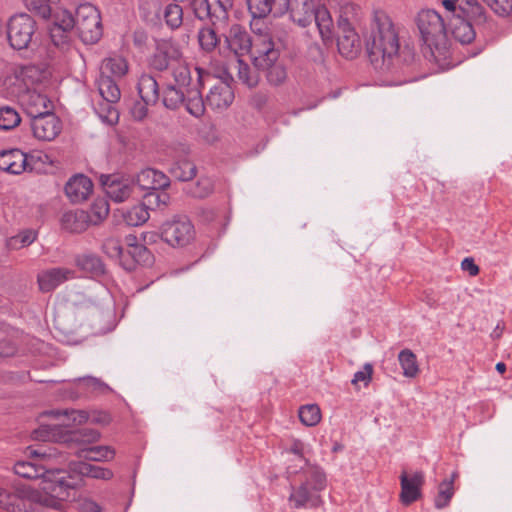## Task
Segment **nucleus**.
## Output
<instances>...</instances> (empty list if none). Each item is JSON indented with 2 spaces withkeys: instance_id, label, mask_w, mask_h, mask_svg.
<instances>
[{
  "instance_id": "f257e3e1",
  "label": "nucleus",
  "mask_w": 512,
  "mask_h": 512,
  "mask_svg": "<svg viewBox=\"0 0 512 512\" xmlns=\"http://www.w3.org/2000/svg\"><path fill=\"white\" fill-rule=\"evenodd\" d=\"M366 50L371 64L378 70H388L393 58L399 53L398 33L390 17L384 11H374Z\"/></svg>"
},
{
  "instance_id": "f03ea898",
  "label": "nucleus",
  "mask_w": 512,
  "mask_h": 512,
  "mask_svg": "<svg viewBox=\"0 0 512 512\" xmlns=\"http://www.w3.org/2000/svg\"><path fill=\"white\" fill-rule=\"evenodd\" d=\"M304 481L291 493L289 500L295 508L316 507L321 503L319 492L326 487V476L318 466H309L303 471Z\"/></svg>"
},
{
  "instance_id": "7ed1b4c3",
  "label": "nucleus",
  "mask_w": 512,
  "mask_h": 512,
  "mask_svg": "<svg viewBox=\"0 0 512 512\" xmlns=\"http://www.w3.org/2000/svg\"><path fill=\"white\" fill-rule=\"evenodd\" d=\"M279 57V47H276L272 41L255 46L254 67L264 71L268 83L273 86H280L287 79L286 67L279 61Z\"/></svg>"
},
{
  "instance_id": "20e7f679",
  "label": "nucleus",
  "mask_w": 512,
  "mask_h": 512,
  "mask_svg": "<svg viewBox=\"0 0 512 512\" xmlns=\"http://www.w3.org/2000/svg\"><path fill=\"white\" fill-rule=\"evenodd\" d=\"M417 26L422 40L430 49L446 47V26L438 12L430 9L422 10L417 16Z\"/></svg>"
},
{
  "instance_id": "39448f33",
  "label": "nucleus",
  "mask_w": 512,
  "mask_h": 512,
  "mask_svg": "<svg viewBox=\"0 0 512 512\" xmlns=\"http://www.w3.org/2000/svg\"><path fill=\"white\" fill-rule=\"evenodd\" d=\"M76 31L80 39L86 44H94L103 34L101 16L98 9L85 3L76 9Z\"/></svg>"
},
{
  "instance_id": "423d86ee",
  "label": "nucleus",
  "mask_w": 512,
  "mask_h": 512,
  "mask_svg": "<svg viewBox=\"0 0 512 512\" xmlns=\"http://www.w3.org/2000/svg\"><path fill=\"white\" fill-rule=\"evenodd\" d=\"M194 236V226L186 216H173L160 227L161 239L173 248L187 246Z\"/></svg>"
},
{
  "instance_id": "0eeeda50",
  "label": "nucleus",
  "mask_w": 512,
  "mask_h": 512,
  "mask_svg": "<svg viewBox=\"0 0 512 512\" xmlns=\"http://www.w3.org/2000/svg\"><path fill=\"white\" fill-rule=\"evenodd\" d=\"M36 32L35 20L26 13L14 15L7 25V37L10 46L16 50L27 49Z\"/></svg>"
},
{
  "instance_id": "6e6552de",
  "label": "nucleus",
  "mask_w": 512,
  "mask_h": 512,
  "mask_svg": "<svg viewBox=\"0 0 512 512\" xmlns=\"http://www.w3.org/2000/svg\"><path fill=\"white\" fill-rule=\"evenodd\" d=\"M99 180L106 195L116 203L126 201L134 191V179L119 174H102Z\"/></svg>"
},
{
  "instance_id": "1a4fd4ad",
  "label": "nucleus",
  "mask_w": 512,
  "mask_h": 512,
  "mask_svg": "<svg viewBox=\"0 0 512 512\" xmlns=\"http://www.w3.org/2000/svg\"><path fill=\"white\" fill-rule=\"evenodd\" d=\"M182 52L180 49L167 40H157L155 50L148 59L149 67L155 71L163 72L181 60Z\"/></svg>"
},
{
  "instance_id": "9d476101",
  "label": "nucleus",
  "mask_w": 512,
  "mask_h": 512,
  "mask_svg": "<svg viewBox=\"0 0 512 512\" xmlns=\"http://www.w3.org/2000/svg\"><path fill=\"white\" fill-rule=\"evenodd\" d=\"M195 70L197 72V80L192 87L186 88L185 101L183 105L189 114L196 118H200L204 115L205 107L207 105L206 100H203L201 88L208 79L212 78V75L208 71L199 67H196Z\"/></svg>"
},
{
  "instance_id": "9b49d317",
  "label": "nucleus",
  "mask_w": 512,
  "mask_h": 512,
  "mask_svg": "<svg viewBox=\"0 0 512 512\" xmlns=\"http://www.w3.org/2000/svg\"><path fill=\"white\" fill-rule=\"evenodd\" d=\"M33 136L40 141L54 140L62 130V122L52 111L29 119Z\"/></svg>"
},
{
  "instance_id": "f8f14e48",
  "label": "nucleus",
  "mask_w": 512,
  "mask_h": 512,
  "mask_svg": "<svg viewBox=\"0 0 512 512\" xmlns=\"http://www.w3.org/2000/svg\"><path fill=\"white\" fill-rule=\"evenodd\" d=\"M224 45L226 49L237 56L247 55L251 53L253 49V42L250 34L238 23L229 27L227 34L224 35Z\"/></svg>"
},
{
  "instance_id": "ddd939ff",
  "label": "nucleus",
  "mask_w": 512,
  "mask_h": 512,
  "mask_svg": "<svg viewBox=\"0 0 512 512\" xmlns=\"http://www.w3.org/2000/svg\"><path fill=\"white\" fill-rule=\"evenodd\" d=\"M20 104L29 119L53 111L52 101L35 90H24L20 95Z\"/></svg>"
},
{
  "instance_id": "4468645a",
  "label": "nucleus",
  "mask_w": 512,
  "mask_h": 512,
  "mask_svg": "<svg viewBox=\"0 0 512 512\" xmlns=\"http://www.w3.org/2000/svg\"><path fill=\"white\" fill-rule=\"evenodd\" d=\"M425 478L421 471L408 474L403 471L400 475V501L403 505L408 506L421 498V488L424 485Z\"/></svg>"
},
{
  "instance_id": "2eb2a0df",
  "label": "nucleus",
  "mask_w": 512,
  "mask_h": 512,
  "mask_svg": "<svg viewBox=\"0 0 512 512\" xmlns=\"http://www.w3.org/2000/svg\"><path fill=\"white\" fill-rule=\"evenodd\" d=\"M215 83L210 87L209 93L206 96V104L213 110L227 109L234 100V92L229 83L216 79L212 76L211 79Z\"/></svg>"
},
{
  "instance_id": "dca6fc26",
  "label": "nucleus",
  "mask_w": 512,
  "mask_h": 512,
  "mask_svg": "<svg viewBox=\"0 0 512 512\" xmlns=\"http://www.w3.org/2000/svg\"><path fill=\"white\" fill-rule=\"evenodd\" d=\"M74 272L68 268L56 267L44 270L37 276L40 291L48 293L72 278Z\"/></svg>"
},
{
  "instance_id": "f3484780",
  "label": "nucleus",
  "mask_w": 512,
  "mask_h": 512,
  "mask_svg": "<svg viewBox=\"0 0 512 512\" xmlns=\"http://www.w3.org/2000/svg\"><path fill=\"white\" fill-rule=\"evenodd\" d=\"M134 183H136L142 190H165L170 186V179L166 174L159 170L146 168L137 174Z\"/></svg>"
},
{
  "instance_id": "a211bd4d",
  "label": "nucleus",
  "mask_w": 512,
  "mask_h": 512,
  "mask_svg": "<svg viewBox=\"0 0 512 512\" xmlns=\"http://www.w3.org/2000/svg\"><path fill=\"white\" fill-rule=\"evenodd\" d=\"M92 191V181L83 174L74 175L65 185V193L71 202L74 203L87 200Z\"/></svg>"
},
{
  "instance_id": "6ab92c4d",
  "label": "nucleus",
  "mask_w": 512,
  "mask_h": 512,
  "mask_svg": "<svg viewBox=\"0 0 512 512\" xmlns=\"http://www.w3.org/2000/svg\"><path fill=\"white\" fill-rule=\"evenodd\" d=\"M337 46L339 53L346 58H354L360 47V38L355 27H338Z\"/></svg>"
},
{
  "instance_id": "aec40b11",
  "label": "nucleus",
  "mask_w": 512,
  "mask_h": 512,
  "mask_svg": "<svg viewBox=\"0 0 512 512\" xmlns=\"http://www.w3.org/2000/svg\"><path fill=\"white\" fill-rule=\"evenodd\" d=\"M27 165V155L19 149L0 153V169L5 172L20 174L26 170Z\"/></svg>"
},
{
  "instance_id": "412c9836",
  "label": "nucleus",
  "mask_w": 512,
  "mask_h": 512,
  "mask_svg": "<svg viewBox=\"0 0 512 512\" xmlns=\"http://www.w3.org/2000/svg\"><path fill=\"white\" fill-rule=\"evenodd\" d=\"M476 25L460 15L450 20L451 33L454 39L461 44H469L476 37Z\"/></svg>"
},
{
  "instance_id": "4be33fe9",
  "label": "nucleus",
  "mask_w": 512,
  "mask_h": 512,
  "mask_svg": "<svg viewBox=\"0 0 512 512\" xmlns=\"http://www.w3.org/2000/svg\"><path fill=\"white\" fill-rule=\"evenodd\" d=\"M90 224L89 214L80 209L65 212L61 217V226L70 233H82Z\"/></svg>"
},
{
  "instance_id": "5701e85b",
  "label": "nucleus",
  "mask_w": 512,
  "mask_h": 512,
  "mask_svg": "<svg viewBox=\"0 0 512 512\" xmlns=\"http://www.w3.org/2000/svg\"><path fill=\"white\" fill-rule=\"evenodd\" d=\"M69 470L71 473L94 479L109 480L113 477V472L110 469L96 466L85 461H71L69 463Z\"/></svg>"
},
{
  "instance_id": "b1692460",
  "label": "nucleus",
  "mask_w": 512,
  "mask_h": 512,
  "mask_svg": "<svg viewBox=\"0 0 512 512\" xmlns=\"http://www.w3.org/2000/svg\"><path fill=\"white\" fill-rule=\"evenodd\" d=\"M313 20L315 21L321 38L324 42L333 38V20L328 9L319 4H314Z\"/></svg>"
},
{
  "instance_id": "393cba45",
  "label": "nucleus",
  "mask_w": 512,
  "mask_h": 512,
  "mask_svg": "<svg viewBox=\"0 0 512 512\" xmlns=\"http://www.w3.org/2000/svg\"><path fill=\"white\" fill-rule=\"evenodd\" d=\"M137 89L141 100L145 103L155 105L159 101V85L153 76L149 74L141 75Z\"/></svg>"
},
{
  "instance_id": "a878e982",
  "label": "nucleus",
  "mask_w": 512,
  "mask_h": 512,
  "mask_svg": "<svg viewBox=\"0 0 512 512\" xmlns=\"http://www.w3.org/2000/svg\"><path fill=\"white\" fill-rule=\"evenodd\" d=\"M338 8L337 27H355L363 15L361 7L354 0L340 5Z\"/></svg>"
},
{
  "instance_id": "bb28decb",
  "label": "nucleus",
  "mask_w": 512,
  "mask_h": 512,
  "mask_svg": "<svg viewBox=\"0 0 512 512\" xmlns=\"http://www.w3.org/2000/svg\"><path fill=\"white\" fill-rule=\"evenodd\" d=\"M128 72V63L125 58L115 55L105 58L100 67V75L119 79Z\"/></svg>"
},
{
  "instance_id": "cd10ccee",
  "label": "nucleus",
  "mask_w": 512,
  "mask_h": 512,
  "mask_svg": "<svg viewBox=\"0 0 512 512\" xmlns=\"http://www.w3.org/2000/svg\"><path fill=\"white\" fill-rule=\"evenodd\" d=\"M96 84L103 101L117 103L120 100L121 91L116 79L105 75H99Z\"/></svg>"
},
{
  "instance_id": "c85d7f7f",
  "label": "nucleus",
  "mask_w": 512,
  "mask_h": 512,
  "mask_svg": "<svg viewBox=\"0 0 512 512\" xmlns=\"http://www.w3.org/2000/svg\"><path fill=\"white\" fill-rule=\"evenodd\" d=\"M75 263L81 270L93 276H101L105 273V266L99 256L92 253H83L76 256Z\"/></svg>"
},
{
  "instance_id": "c756f323",
  "label": "nucleus",
  "mask_w": 512,
  "mask_h": 512,
  "mask_svg": "<svg viewBox=\"0 0 512 512\" xmlns=\"http://www.w3.org/2000/svg\"><path fill=\"white\" fill-rule=\"evenodd\" d=\"M221 27L203 26L198 30L197 39L202 51L213 52L221 43L217 30Z\"/></svg>"
},
{
  "instance_id": "7c9ffc66",
  "label": "nucleus",
  "mask_w": 512,
  "mask_h": 512,
  "mask_svg": "<svg viewBox=\"0 0 512 512\" xmlns=\"http://www.w3.org/2000/svg\"><path fill=\"white\" fill-rule=\"evenodd\" d=\"M102 251L110 258L118 259L126 270H133V263L126 259V252L119 239L107 238L102 244Z\"/></svg>"
},
{
  "instance_id": "2f4dec72",
  "label": "nucleus",
  "mask_w": 512,
  "mask_h": 512,
  "mask_svg": "<svg viewBox=\"0 0 512 512\" xmlns=\"http://www.w3.org/2000/svg\"><path fill=\"white\" fill-rule=\"evenodd\" d=\"M314 0H304L290 12L292 21L301 27H307L313 21Z\"/></svg>"
},
{
  "instance_id": "473e14b6",
  "label": "nucleus",
  "mask_w": 512,
  "mask_h": 512,
  "mask_svg": "<svg viewBox=\"0 0 512 512\" xmlns=\"http://www.w3.org/2000/svg\"><path fill=\"white\" fill-rule=\"evenodd\" d=\"M171 73L173 79L175 81V85L183 88L192 87L195 82L192 81L191 70L188 64L183 60L181 56V60L176 61L175 64L171 67Z\"/></svg>"
},
{
  "instance_id": "72a5a7b5",
  "label": "nucleus",
  "mask_w": 512,
  "mask_h": 512,
  "mask_svg": "<svg viewBox=\"0 0 512 512\" xmlns=\"http://www.w3.org/2000/svg\"><path fill=\"white\" fill-rule=\"evenodd\" d=\"M457 473H452L450 479H444L438 486V493L434 499V505L437 509L447 507L454 495V480Z\"/></svg>"
},
{
  "instance_id": "f704fd0d",
  "label": "nucleus",
  "mask_w": 512,
  "mask_h": 512,
  "mask_svg": "<svg viewBox=\"0 0 512 512\" xmlns=\"http://www.w3.org/2000/svg\"><path fill=\"white\" fill-rule=\"evenodd\" d=\"M185 93V89L169 84L163 91L162 103L167 109L176 110L183 105Z\"/></svg>"
},
{
  "instance_id": "c9c22d12",
  "label": "nucleus",
  "mask_w": 512,
  "mask_h": 512,
  "mask_svg": "<svg viewBox=\"0 0 512 512\" xmlns=\"http://www.w3.org/2000/svg\"><path fill=\"white\" fill-rule=\"evenodd\" d=\"M114 455L115 451L110 446H94L77 452L79 458L88 461H109L114 458Z\"/></svg>"
},
{
  "instance_id": "e433bc0d",
  "label": "nucleus",
  "mask_w": 512,
  "mask_h": 512,
  "mask_svg": "<svg viewBox=\"0 0 512 512\" xmlns=\"http://www.w3.org/2000/svg\"><path fill=\"white\" fill-rule=\"evenodd\" d=\"M170 203V195L165 190L147 192L143 197V205L149 210H164Z\"/></svg>"
},
{
  "instance_id": "4c0bfd02",
  "label": "nucleus",
  "mask_w": 512,
  "mask_h": 512,
  "mask_svg": "<svg viewBox=\"0 0 512 512\" xmlns=\"http://www.w3.org/2000/svg\"><path fill=\"white\" fill-rule=\"evenodd\" d=\"M14 472L20 477L26 479H38L46 474L47 469L44 466L38 465L36 463L18 461L14 465Z\"/></svg>"
},
{
  "instance_id": "58836bf2",
  "label": "nucleus",
  "mask_w": 512,
  "mask_h": 512,
  "mask_svg": "<svg viewBox=\"0 0 512 512\" xmlns=\"http://www.w3.org/2000/svg\"><path fill=\"white\" fill-rule=\"evenodd\" d=\"M398 361L405 377L414 378L418 375L419 366L417 357L410 349H403L400 351Z\"/></svg>"
},
{
  "instance_id": "ea45409f",
  "label": "nucleus",
  "mask_w": 512,
  "mask_h": 512,
  "mask_svg": "<svg viewBox=\"0 0 512 512\" xmlns=\"http://www.w3.org/2000/svg\"><path fill=\"white\" fill-rule=\"evenodd\" d=\"M237 78L249 88L256 87L260 79L257 70L240 59L237 61Z\"/></svg>"
},
{
  "instance_id": "a19ab883",
  "label": "nucleus",
  "mask_w": 512,
  "mask_h": 512,
  "mask_svg": "<svg viewBox=\"0 0 512 512\" xmlns=\"http://www.w3.org/2000/svg\"><path fill=\"white\" fill-rule=\"evenodd\" d=\"M171 173L180 181H190L196 176L197 168L190 160L182 159L173 165Z\"/></svg>"
},
{
  "instance_id": "79ce46f5",
  "label": "nucleus",
  "mask_w": 512,
  "mask_h": 512,
  "mask_svg": "<svg viewBox=\"0 0 512 512\" xmlns=\"http://www.w3.org/2000/svg\"><path fill=\"white\" fill-rule=\"evenodd\" d=\"M116 103L103 101L98 103L94 110L99 118L109 125H115L119 121V112L115 107Z\"/></svg>"
},
{
  "instance_id": "37998d69",
  "label": "nucleus",
  "mask_w": 512,
  "mask_h": 512,
  "mask_svg": "<svg viewBox=\"0 0 512 512\" xmlns=\"http://www.w3.org/2000/svg\"><path fill=\"white\" fill-rule=\"evenodd\" d=\"M163 17L169 28L178 29L183 23V9L177 3L168 4L164 9Z\"/></svg>"
},
{
  "instance_id": "c03bdc74",
  "label": "nucleus",
  "mask_w": 512,
  "mask_h": 512,
  "mask_svg": "<svg viewBox=\"0 0 512 512\" xmlns=\"http://www.w3.org/2000/svg\"><path fill=\"white\" fill-rule=\"evenodd\" d=\"M275 0H246L248 12L253 18H267Z\"/></svg>"
},
{
  "instance_id": "a18cd8bd",
  "label": "nucleus",
  "mask_w": 512,
  "mask_h": 512,
  "mask_svg": "<svg viewBox=\"0 0 512 512\" xmlns=\"http://www.w3.org/2000/svg\"><path fill=\"white\" fill-rule=\"evenodd\" d=\"M150 215L146 207L142 204L133 206L131 209L127 210L124 215V221L129 226H139L144 224Z\"/></svg>"
},
{
  "instance_id": "49530a36",
  "label": "nucleus",
  "mask_w": 512,
  "mask_h": 512,
  "mask_svg": "<svg viewBox=\"0 0 512 512\" xmlns=\"http://www.w3.org/2000/svg\"><path fill=\"white\" fill-rule=\"evenodd\" d=\"M214 190L213 181L208 177H201L196 183L187 188V193L194 197L203 199L208 197Z\"/></svg>"
},
{
  "instance_id": "de8ad7c7",
  "label": "nucleus",
  "mask_w": 512,
  "mask_h": 512,
  "mask_svg": "<svg viewBox=\"0 0 512 512\" xmlns=\"http://www.w3.org/2000/svg\"><path fill=\"white\" fill-rule=\"evenodd\" d=\"M21 122V117L17 110L10 106L0 107V129L11 130L17 127Z\"/></svg>"
},
{
  "instance_id": "09e8293b",
  "label": "nucleus",
  "mask_w": 512,
  "mask_h": 512,
  "mask_svg": "<svg viewBox=\"0 0 512 512\" xmlns=\"http://www.w3.org/2000/svg\"><path fill=\"white\" fill-rule=\"evenodd\" d=\"M126 259L133 263L134 269L136 264H149L152 260V255L145 246L137 244L126 251Z\"/></svg>"
},
{
  "instance_id": "8fccbe9b",
  "label": "nucleus",
  "mask_w": 512,
  "mask_h": 512,
  "mask_svg": "<svg viewBox=\"0 0 512 512\" xmlns=\"http://www.w3.org/2000/svg\"><path fill=\"white\" fill-rule=\"evenodd\" d=\"M299 419L305 426H315L321 420V411L316 404H307L299 409Z\"/></svg>"
},
{
  "instance_id": "3c124183",
  "label": "nucleus",
  "mask_w": 512,
  "mask_h": 512,
  "mask_svg": "<svg viewBox=\"0 0 512 512\" xmlns=\"http://www.w3.org/2000/svg\"><path fill=\"white\" fill-rule=\"evenodd\" d=\"M269 36H271L273 43H274L273 39H277L279 44L282 47L286 48L291 42L290 27L284 23H280V22L275 23L272 26Z\"/></svg>"
},
{
  "instance_id": "603ef678",
  "label": "nucleus",
  "mask_w": 512,
  "mask_h": 512,
  "mask_svg": "<svg viewBox=\"0 0 512 512\" xmlns=\"http://www.w3.org/2000/svg\"><path fill=\"white\" fill-rule=\"evenodd\" d=\"M266 18H253L251 17L249 26L251 31L259 37L257 44H263L268 41H272L271 36H269L268 28L266 26L265 20Z\"/></svg>"
},
{
  "instance_id": "864d4df0",
  "label": "nucleus",
  "mask_w": 512,
  "mask_h": 512,
  "mask_svg": "<svg viewBox=\"0 0 512 512\" xmlns=\"http://www.w3.org/2000/svg\"><path fill=\"white\" fill-rule=\"evenodd\" d=\"M15 79L23 82L25 90H27L39 79L38 69L32 65L23 66L16 72Z\"/></svg>"
},
{
  "instance_id": "5fc2aeb1",
  "label": "nucleus",
  "mask_w": 512,
  "mask_h": 512,
  "mask_svg": "<svg viewBox=\"0 0 512 512\" xmlns=\"http://www.w3.org/2000/svg\"><path fill=\"white\" fill-rule=\"evenodd\" d=\"M36 239V232L33 230H25L20 232L18 235L13 236L9 245L14 249H20L25 246L32 244Z\"/></svg>"
},
{
  "instance_id": "6e6d98bb",
  "label": "nucleus",
  "mask_w": 512,
  "mask_h": 512,
  "mask_svg": "<svg viewBox=\"0 0 512 512\" xmlns=\"http://www.w3.org/2000/svg\"><path fill=\"white\" fill-rule=\"evenodd\" d=\"M465 18L470 20L476 27H481L486 23L487 17L484 8L478 3L474 4L469 10L464 12Z\"/></svg>"
},
{
  "instance_id": "4d7b16f0",
  "label": "nucleus",
  "mask_w": 512,
  "mask_h": 512,
  "mask_svg": "<svg viewBox=\"0 0 512 512\" xmlns=\"http://www.w3.org/2000/svg\"><path fill=\"white\" fill-rule=\"evenodd\" d=\"M50 2L52 0H29L28 8L43 19H48L51 15Z\"/></svg>"
},
{
  "instance_id": "13d9d810",
  "label": "nucleus",
  "mask_w": 512,
  "mask_h": 512,
  "mask_svg": "<svg viewBox=\"0 0 512 512\" xmlns=\"http://www.w3.org/2000/svg\"><path fill=\"white\" fill-rule=\"evenodd\" d=\"M218 6L209 4L208 7V15L205 18V22H208L209 24L207 26H214V27H225L228 24L229 21V14L225 12V17L223 19L218 18Z\"/></svg>"
},
{
  "instance_id": "bf43d9fd",
  "label": "nucleus",
  "mask_w": 512,
  "mask_h": 512,
  "mask_svg": "<svg viewBox=\"0 0 512 512\" xmlns=\"http://www.w3.org/2000/svg\"><path fill=\"white\" fill-rule=\"evenodd\" d=\"M496 14L507 16L512 12V0H482Z\"/></svg>"
},
{
  "instance_id": "052dcab7",
  "label": "nucleus",
  "mask_w": 512,
  "mask_h": 512,
  "mask_svg": "<svg viewBox=\"0 0 512 512\" xmlns=\"http://www.w3.org/2000/svg\"><path fill=\"white\" fill-rule=\"evenodd\" d=\"M209 0H190L189 8L199 21H204L208 15Z\"/></svg>"
},
{
  "instance_id": "680f3d73",
  "label": "nucleus",
  "mask_w": 512,
  "mask_h": 512,
  "mask_svg": "<svg viewBox=\"0 0 512 512\" xmlns=\"http://www.w3.org/2000/svg\"><path fill=\"white\" fill-rule=\"evenodd\" d=\"M79 382L82 383V385L92 391V392H100L104 393L110 390L109 386L102 382L100 379L94 378V377H83L79 378Z\"/></svg>"
},
{
  "instance_id": "e2e57ef3",
  "label": "nucleus",
  "mask_w": 512,
  "mask_h": 512,
  "mask_svg": "<svg viewBox=\"0 0 512 512\" xmlns=\"http://www.w3.org/2000/svg\"><path fill=\"white\" fill-rule=\"evenodd\" d=\"M373 374V366L370 363H366L363 366V370L358 371L354 374V377L351 381L353 385H357L359 382H364V385L367 386L372 380Z\"/></svg>"
},
{
  "instance_id": "0e129e2a",
  "label": "nucleus",
  "mask_w": 512,
  "mask_h": 512,
  "mask_svg": "<svg viewBox=\"0 0 512 512\" xmlns=\"http://www.w3.org/2000/svg\"><path fill=\"white\" fill-rule=\"evenodd\" d=\"M148 106L152 105L145 103L143 100L135 102L130 109L133 119L136 121L144 120L148 115Z\"/></svg>"
},
{
  "instance_id": "69168bd1",
  "label": "nucleus",
  "mask_w": 512,
  "mask_h": 512,
  "mask_svg": "<svg viewBox=\"0 0 512 512\" xmlns=\"http://www.w3.org/2000/svg\"><path fill=\"white\" fill-rule=\"evenodd\" d=\"M17 496L3 488H0V508L6 511H10L15 506Z\"/></svg>"
},
{
  "instance_id": "338daca9",
  "label": "nucleus",
  "mask_w": 512,
  "mask_h": 512,
  "mask_svg": "<svg viewBox=\"0 0 512 512\" xmlns=\"http://www.w3.org/2000/svg\"><path fill=\"white\" fill-rule=\"evenodd\" d=\"M268 100H269L268 94L265 92L259 91V92L254 93L251 96V98L249 100V104L254 109L262 110L267 105Z\"/></svg>"
},
{
  "instance_id": "774afa93",
  "label": "nucleus",
  "mask_w": 512,
  "mask_h": 512,
  "mask_svg": "<svg viewBox=\"0 0 512 512\" xmlns=\"http://www.w3.org/2000/svg\"><path fill=\"white\" fill-rule=\"evenodd\" d=\"M17 349L10 341H0V357L14 356Z\"/></svg>"
}]
</instances>
